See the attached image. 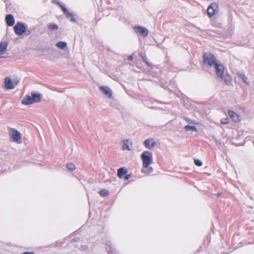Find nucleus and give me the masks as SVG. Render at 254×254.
<instances>
[{"mask_svg":"<svg viewBox=\"0 0 254 254\" xmlns=\"http://www.w3.org/2000/svg\"><path fill=\"white\" fill-rule=\"evenodd\" d=\"M10 142L16 145H20L22 143V136L21 132L17 129L11 128L9 129Z\"/></svg>","mask_w":254,"mask_h":254,"instance_id":"f257e3e1","label":"nucleus"},{"mask_svg":"<svg viewBox=\"0 0 254 254\" xmlns=\"http://www.w3.org/2000/svg\"><path fill=\"white\" fill-rule=\"evenodd\" d=\"M140 158L144 168L148 167L153 161L152 153L148 150L143 151L140 154Z\"/></svg>","mask_w":254,"mask_h":254,"instance_id":"f03ea898","label":"nucleus"},{"mask_svg":"<svg viewBox=\"0 0 254 254\" xmlns=\"http://www.w3.org/2000/svg\"><path fill=\"white\" fill-rule=\"evenodd\" d=\"M40 94L36 93H32V96H26L23 98L22 103L24 105H29L34 103L38 102L40 101Z\"/></svg>","mask_w":254,"mask_h":254,"instance_id":"7ed1b4c3","label":"nucleus"},{"mask_svg":"<svg viewBox=\"0 0 254 254\" xmlns=\"http://www.w3.org/2000/svg\"><path fill=\"white\" fill-rule=\"evenodd\" d=\"M219 11V5L216 2H212L207 8V14L209 18H212L217 15Z\"/></svg>","mask_w":254,"mask_h":254,"instance_id":"20e7f679","label":"nucleus"},{"mask_svg":"<svg viewBox=\"0 0 254 254\" xmlns=\"http://www.w3.org/2000/svg\"><path fill=\"white\" fill-rule=\"evenodd\" d=\"M203 62L210 66H214L217 63L215 56L210 53H205L203 54Z\"/></svg>","mask_w":254,"mask_h":254,"instance_id":"39448f33","label":"nucleus"},{"mask_svg":"<svg viewBox=\"0 0 254 254\" xmlns=\"http://www.w3.org/2000/svg\"><path fill=\"white\" fill-rule=\"evenodd\" d=\"M121 148L123 151H131L133 149L132 141L130 139H124L121 142Z\"/></svg>","mask_w":254,"mask_h":254,"instance_id":"423d86ee","label":"nucleus"},{"mask_svg":"<svg viewBox=\"0 0 254 254\" xmlns=\"http://www.w3.org/2000/svg\"><path fill=\"white\" fill-rule=\"evenodd\" d=\"M14 30L15 33L18 35H21L24 32H26L27 35L30 33V31H26V27L21 23H17L14 27Z\"/></svg>","mask_w":254,"mask_h":254,"instance_id":"0eeeda50","label":"nucleus"},{"mask_svg":"<svg viewBox=\"0 0 254 254\" xmlns=\"http://www.w3.org/2000/svg\"><path fill=\"white\" fill-rule=\"evenodd\" d=\"M143 145L147 149H152L156 145L155 139L153 138H148L143 141Z\"/></svg>","mask_w":254,"mask_h":254,"instance_id":"6e6552de","label":"nucleus"},{"mask_svg":"<svg viewBox=\"0 0 254 254\" xmlns=\"http://www.w3.org/2000/svg\"><path fill=\"white\" fill-rule=\"evenodd\" d=\"M18 83V80H14L12 81L9 77H6L4 79L5 86L6 89H13Z\"/></svg>","mask_w":254,"mask_h":254,"instance_id":"1a4fd4ad","label":"nucleus"},{"mask_svg":"<svg viewBox=\"0 0 254 254\" xmlns=\"http://www.w3.org/2000/svg\"><path fill=\"white\" fill-rule=\"evenodd\" d=\"M214 66L217 75L222 78L224 73V66L223 64L217 63L214 65Z\"/></svg>","mask_w":254,"mask_h":254,"instance_id":"9d476101","label":"nucleus"},{"mask_svg":"<svg viewBox=\"0 0 254 254\" xmlns=\"http://www.w3.org/2000/svg\"><path fill=\"white\" fill-rule=\"evenodd\" d=\"M7 45L6 41H2L0 43V59L5 58L3 55L6 51Z\"/></svg>","mask_w":254,"mask_h":254,"instance_id":"9b49d317","label":"nucleus"},{"mask_svg":"<svg viewBox=\"0 0 254 254\" xmlns=\"http://www.w3.org/2000/svg\"><path fill=\"white\" fill-rule=\"evenodd\" d=\"M100 90L108 98H111L112 96L111 89L107 86H102L100 87Z\"/></svg>","mask_w":254,"mask_h":254,"instance_id":"f8f14e48","label":"nucleus"},{"mask_svg":"<svg viewBox=\"0 0 254 254\" xmlns=\"http://www.w3.org/2000/svg\"><path fill=\"white\" fill-rule=\"evenodd\" d=\"M134 29L136 32L138 33L143 37H146L148 35V31L145 28L141 26H137L134 27Z\"/></svg>","mask_w":254,"mask_h":254,"instance_id":"ddd939ff","label":"nucleus"},{"mask_svg":"<svg viewBox=\"0 0 254 254\" xmlns=\"http://www.w3.org/2000/svg\"><path fill=\"white\" fill-rule=\"evenodd\" d=\"M56 3L60 7V8L62 10L63 12L66 16L67 17H72L73 16L72 14L71 13H70L66 9V8L65 7L64 5L62 4L61 3H60L59 1H56Z\"/></svg>","mask_w":254,"mask_h":254,"instance_id":"4468645a","label":"nucleus"},{"mask_svg":"<svg viewBox=\"0 0 254 254\" xmlns=\"http://www.w3.org/2000/svg\"><path fill=\"white\" fill-rule=\"evenodd\" d=\"M229 116L235 122H239L241 120L240 116L236 112H228Z\"/></svg>","mask_w":254,"mask_h":254,"instance_id":"2eb2a0df","label":"nucleus"},{"mask_svg":"<svg viewBox=\"0 0 254 254\" xmlns=\"http://www.w3.org/2000/svg\"><path fill=\"white\" fill-rule=\"evenodd\" d=\"M5 21L7 26H12L14 24V19L11 14H7L5 17Z\"/></svg>","mask_w":254,"mask_h":254,"instance_id":"dca6fc26","label":"nucleus"},{"mask_svg":"<svg viewBox=\"0 0 254 254\" xmlns=\"http://www.w3.org/2000/svg\"><path fill=\"white\" fill-rule=\"evenodd\" d=\"M127 173V170L126 167H122L117 170V176L122 178L124 175Z\"/></svg>","mask_w":254,"mask_h":254,"instance_id":"f3484780","label":"nucleus"},{"mask_svg":"<svg viewBox=\"0 0 254 254\" xmlns=\"http://www.w3.org/2000/svg\"><path fill=\"white\" fill-rule=\"evenodd\" d=\"M184 129L186 131H191L193 132H197V128L193 126L186 125L184 127Z\"/></svg>","mask_w":254,"mask_h":254,"instance_id":"a211bd4d","label":"nucleus"},{"mask_svg":"<svg viewBox=\"0 0 254 254\" xmlns=\"http://www.w3.org/2000/svg\"><path fill=\"white\" fill-rule=\"evenodd\" d=\"M222 79L224 80L225 83L227 85L230 84L232 81V77L229 74L223 75V77Z\"/></svg>","mask_w":254,"mask_h":254,"instance_id":"6ab92c4d","label":"nucleus"},{"mask_svg":"<svg viewBox=\"0 0 254 254\" xmlns=\"http://www.w3.org/2000/svg\"><path fill=\"white\" fill-rule=\"evenodd\" d=\"M56 46L60 49H64L66 46L65 42L63 41H60L57 43Z\"/></svg>","mask_w":254,"mask_h":254,"instance_id":"aec40b11","label":"nucleus"},{"mask_svg":"<svg viewBox=\"0 0 254 254\" xmlns=\"http://www.w3.org/2000/svg\"><path fill=\"white\" fill-rule=\"evenodd\" d=\"M48 29L50 31L56 30L58 29V26L54 23H50L48 26Z\"/></svg>","mask_w":254,"mask_h":254,"instance_id":"412c9836","label":"nucleus"},{"mask_svg":"<svg viewBox=\"0 0 254 254\" xmlns=\"http://www.w3.org/2000/svg\"><path fill=\"white\" fill-rule=\"evenodd\" d=\"M66 166L67 169L71 171H74L75 169V166L72 163H68Z\"/></svg>","mask_w":254,"mask_h":254,"instance_id":"4be33fe9","label":"nucleus"},{"mask_svg":"<svg viewBox=\"0 0 254 254\" xmlns=\"http://www.w3.org/2000/svg\"><path fill=\"white\" fill-rule=\"evenodd\" d=\"M99 193L102 196L105 197L108 195L109 191L107 190H102L100 191Z\"/></svg>","mask_w":254,"mask_h":254,"instance_id":"5701e85b","label":"nucleus"},{"mask_svg":"<svg viewBox=\"0 0 254 254\" xmlns=\"http://www.w3.org/2000/svg\"><path fill=\"white\" fill-rule=\"evenodd\" d=\"M229 122V119L228 117L222 118L221 119V123L222 124H228Z\"/></svg>","mask_w":254,"mask_h":254,"instance_id":"b1692460","label":"nucleus"},{"mask_svg":"<svg viewBox=\"0 0 254 254\" xmlns=\"http://www.w3.org/2000/svg\"><path fill=\"white\" fill-rule=\"evenodd\" d=\"M194 163L196 166L198 167L201 166L202 165V162L201 160L199 159H195L194 160Z\"/></svg>","mask_w":254,"mask_h":254,"instance_id":"393cba45","label":"nucleus"},{"mask_svg":"<svg viewBox=\"0 0 254 254\" xmlns=\"http://www.w3.org/2000/svg\"><path fill=\"white\" fill-rule=\"evenodd\" d=\"M186 120L191 124H196L197 123L196 122L190 119H187Z\"/></svg>","mask_w":254,"mask_h":254,"instance_id":"a878e982","label":"nucleus"},{"mask_svg":"<svg viewBox=\"0 0 254 254\" xmlns=\"http://www.w3.org/2000/svg\"><path fill=\"white\" fill-rule=\"evenodd\" d=\"M242 79H243L245 83H247V79H248V78L244 75H243L242 76Z\"/></svg>","mask_w":254,"mask_h":254,"instance_id":"bb28decb","label":"nucleus"},{"mask_svg":"<svg viewBox=\"0 0 254 254\" xmlns=\"http://www.w3.org/2000/svg\"><path fill=\"white\" fill-rule=\"evenodd\" d=\"M130 175H126L125 178H124V180H127L128 179H129L130 178Z\"/></svg>","mask_w":254,"mask_h":254,"instance_id":"cd10ccee","label":"nucleus"},{"mask_svg":"<svg viewBox=\"0 0 254 254\" xmlns=\"http://www.w3.org/2000/svg\"><path fill=\"white\" fill-rule=\"evenodd\" d=\"M128 60L129 61H132L133 59V57L131 56H129L128 57Z\"/></svg>","mask_w":254,"mask_h":254,"instance_id":"c85d7f7f","label":"nucleus"},{"mask_svg":"<svg viewBox=\"0 0 254 254\" xmlns=\"http://www.w3.org/2000/svg\"><path fill=\"white\" fill-rule=\"evenodd\" d=\"M143 61H144V62H145L147 65H148V63L145 60L144 58L143 57L142 58Z\"/></svg>","mask_w":254,"mask_h":254,"instance_id":"c756f323","label":"nucleus"}]
</instances>
